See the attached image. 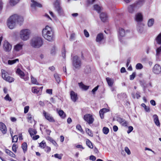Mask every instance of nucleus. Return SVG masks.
Masks as SVG:
<instances>
[{
	"label": "nucleus",
	"instance_id": "obj_42",
	"mask_svg": "<svg viewBox=\"0 0 161 161\" xmlns=\"http://www.w3.org/2000/svg\"><path fill=\"white\" fill-rule=\"evenodd\" d=\"M161 53V45L160 47L157 48L156 49V56L158 57Z\"/></svg>",
	"mask_w": 161,
	"mask_h": 161
},
{
	"label": "nucleus",
	"instance_id": "obj_35",
	"mask_svg": "<svg viewBox=\"0 0 161 161\" xmlns=\"http://www.w3.org/2000/svg\"><path fill=\"white\" fill-rule=\"evenodd\" d=\"M5 152L10 156L14 158L15 157V155L11 151L8 149H6L5 150Z\"/></svg>",
	"mask_w": 161,
	"mask_h": 161
},
{
	"label": "nucleus",
	"instance_id": "obj_36",
	"mask_svg": "<svg viewBox=\"0 0 161 161\" xmlns=\"http://www.w3.org/2000/svg\"><path fill=\"white\" fill-rule=\"evenodd\" d=\"M113 121H125L119 115H116L113 118Z\"/></svg>",
	"mask_w": 161,
	"mask_h": 161
},
{
	"label": "nucleus",
	"instance_id": "obj_49",
	"mask_svg": "<svg viewBox=\"0 0 161 161\" xmlns=\"http://www.w3.org/2000/svg\"><path fill=\"white\" fill-rule=\"evenodd\" d=\"M54 7L56 9L61 7L60 5V3L58 0H57L55 2L54 4Z\"/></svg>",
	"mask_w": 161,
	"mask_h": 161
},
{
	"label": "nucleus",
	"instance_id": "obj_22",
	"mask_svg": "<svg viewBox=\"0 0 161 161\" xmlns=\"http://www.w3.org/2000/svg\"><path fill=\"white\" fill-rule=\"evenodd\" d=\"M104 38L103 34L102 33H100L98 34L96 38V41L97 42H101Z\"/></svg>",
	"mask_w": 161,
	"mask_h": 161
},
{
	"label": "nucleus",
	"instance_id": "obj_48",
	"mask_svg": "<svg viewBox=\"0 0 161 161\" xmlns=\"http://www.w3.org/2000/svg\"><path fill=\"white\" fill-rule=\"evenodd\" d=\"M86 143L87 145L91 148L93 147V145L91 141L88 139H87L86 141Z\"/></svg>",
	"mask_w": 161,
	"mask_h": 161
},
{
	"label": "nucleus",
	"instance_id": "obj_29",
	"mask_svg": "<svg viewBox=\"0 0 161 161\" xmlns=\"http://www.w3.org/2000/svg\"><path fill=\"white\" fill-rule=\"evenodd\" d=\"M10 133L11 134V136L12 137V142H17L18 141V137L17 135H14V136H13V132L12 131H11L10 130Z\"/></svg>",
	"mask_w": 161,
	"mask_h": 161
},
{
	"label": "nucleus",
	"instance_id": "obj_57",
	"mask_svg": "<svg viewBox=\"0 0 161 161\" xmlns=\"http://www.w3.org/2000/svg\"><path fill=\"white\" fill-rule=\"evenodd\" d=\"M99 86V85H97L92 89V92L93 94H95V92L97 90Z\"/></svg>",
	"mask_w": 161,
	"mask_h": 161
},
{
	"label": "nucleus",
	"instance_id": "obj_13",
	"mask_svg": "<svg viewBox=\"0 0 161 161\" xmlns=\"http://www.w3.org/2000/svg\"><path fill=\"white\" fill-rule=\"evenodd\" d=\"M70 94L72 101L74 102H75L78 98L77 94L74 91H71L70 92Z\"/></svg>",
	"mask_w": 161,
	"mask_h": 161
},
{
	"label": "nucleus",
	"instance_id": "obj_15",
	"mask_svg": "<svg viewBox=\"0 0 161 161\" xmlns=\"http://www.w3.org/2000/svg\"><path fill=\"white\" fill-rule=\"evenodd\" d=\"M135 19L136 20L138 23H141L143 19V15L141 13H138L136 15Z\"/></svg>",
	"mask_w": 161,
	"mask_h": 161
},
{
	"label": "nucleus",
	"instance_id": "obj_23",
	"mask_svg": "<svg viewBox=\"0 0 161 161\" xmlns=\"http://www.w3.org/2000/svg\"><path fill=\"white\" fill-rule=\"evenodd\" d=\"M80 87L83 90L86 91L89 88V86L85 85L82 82L78 83Z\"/></svg>",
	"mask_w": 161,
	"mask_h": 161
},
{
	"label": "nucleus",
	"instance_id": "obj_10",
	"mask_svg": "<svg viewBox=\"0 0 161 161\" xmlns=\"http://www.w3.org/2000/svg\"><path fill=\"white\" fill-rule=\"evenodd\" d=\"M137 9V6L135 5V3L128 6L127 8L128 12L130 13H132L134 11Z\"/></svg>",
	"mask_w": 161,
	"mask_h": 161
},
{
	"label": "nucleus",
	"instance_id": "obj_17",
	"mask_svg": "<svg viewBox=\"0 0 161 161\" xmlns=\"http://www.w3.org/2000/svg\"><path fill=\"white\" fill-rule=\"evenodd\" d=\"M43 114L45 118L48 121H55L49 114L44 110L43 111Z\"/></svg>",
	"mask_w": 161,
	"mask_h": 161
},
{
	"label": "nucleus",
	"instance_id": "obj_62",
	"mask_svg": "<svg viewBox=\"0 0 161 161\" xmlns=\"http://www.w3.org/2000/svg\"><path fill=\"white\" fill-rule=\"evenodd\" d=\"M153 121H159L158 117L156 114H154L153 116Z\"/></svg>",
	"mask_w": 161,
	"mask_h": 161
},
{
	"label": "nucleus",
	"instance_id": "obj_4",
	"mask_svg": "<svg viewBox=\"0 0 161 161\" xmlns=\"http://www.w3.org/2000/svg\"><path fill=\"white\" fill-rule=\"evenodd\" d=\"M130 31L129 30H127L125 31V30L121 28H119V40L121 42H123L122 38L124 37L127 33H129Z\"/></svg>",
	"mask_w": 161,
	"mask_h": 161
},
{
	"label": "nucleus",
	"instance_id": "obj_24",
	"mask_svg": "<svg viewBox=\"0 0 161 161\" xmlns=\"http://www.w3.org/2000/svg\"><path fill=\"white\" fill-rule=\"evenodd\" d=\"M16 73L19 75L22 78H24L23 77L25 76V74L19 68H18L16 71Z\"/></svg>",
	"mask_w": 161,
	"mask_h": 161
},
{
	"label": "nucleus",
	"instance_id": "obj_26",
	"mask_svg": "<svg viewBox=\"0 0 161 161\" xmlns=\"http://www.w3.org/2000/svg\"><path fill=\"white\" fill-rule=\"evenodd\" d=\"M106 79L108 85L109 86H112L114 83L113 79L109 77H106Z\"/></svg>",
	"mask_w": 161,
	"mask_h": 161
},
{
	"label": "nucleus",
	"instance_id": "obj_39",
	"mask_svg": "<svg viewBox=\"0 0 161 161\" xmlns=\"http://www.w3.org/2000/svg\"><path fill=\"white\" fill-rule=\"evenodd\" d=\"M84 72L86 74H89L91 72V69L89 65H87L84 69Z\"/></svg>",
	"mask_w": 161,
	"mask_h": 161
},
{
	"label": "nucleus",
	"instance_id": "obj_19",
	"mask_svg": "<svg viewBox=\"0 0 161 161\" xmlns=\"http://www.w3.org/2000/svg\"><path fill=\"white\" fill-rule=\"evenodd\" d=\"M42 35L44 38L48 41L51 42L54 39V36L47 35L45 34H42Z\"/></svg>",
	"mask_w": 161,
	"mask_h": 161
},
{
	"label": "nucleus",
	"instance_id": "obj_6",
	"mask_svg": "<svg viewBox=\"0 0 161 161\" xmlns=\"http://www.w3.org/2000/svg\"><path fill=\"white\" fill-rule=\"evenodd\" d=\"M11 17L14 18L16 23H17L20 25L22 24L24 21V18L22 16L15 14L12 15Z\"/></svg>",
	"mask_w": 161,
	"mask_h": 161
},
{
	"label": "nucleus",
	"instance_id": "obj_33",
	"mask_svg": "<svg viewBox=\"0 0 161 161\" xmlns=\"http://www.w3.org/2000/svg\"><path fill=\"white\" fill-rule=\"evenodd\" d=\"M46 139L47 140L49 141L50 142L52 143V144L55 146H56V145H57V143L56 142L54 141L52 138L49 136H47L46 137Z\"/></svg>",
	"mask_w": 161,
	"mask_h": 161
},
{
	"label": "nucleus",
	"instance_id": "obj_7",
	"mask_svg": "<svg viewBox=\"0 0 161 161\" xmlns=\"http://www.w3.org/2000/svg\"><path fill=\"white\" fill-rule=\"evenodd\" d=\"M42 34L54 36L53 32L52 31L51 28L48 26H46L42 31Z\"/></svg>",
	"mask_w": 161,
	"mask_h": 161
},
{
	"label": "nucleus",
	"instance_id": "obj_43",
	"mask_svg": "<svg viewBox=\"0 0 161 161\" xmlns=\"http://www.w3.org/2000/svg\"><path fill=\"white\" fill-rule=\"evenodd\" d=\"M154 23V19L152 18L149 19L148 22V27H151L152 26Z\"/></svg>",
	"mask_w": 161,
	"mask_h": 161
},
{
	"label": "nucleus",
	"instance_id": "obj_20",
	"mask_svg": "<svg viewBox=\"0 0 161 161\" xmlns=\"http://www.w3.org/2000/svg\"><path fill=\"white\" fill-rule=\"evenodd\" d=\"M139 83L141 86L143 87V90L145 91L146 88L148 87V84H147L146 81L144 80H140Z\"/></svg>",
	"mask_w": 161,
	"mask_h": 161
},
{
	"label": "nucleus",
	"instance_id": "obj_12",
	"mask_svg": "<svg viewBox=\"0 0 161 161\" xmlns=\"http://www.w3.org/2000/svg\"><path fill=\"white\" fill-rule=\"evenodd\" d=\"M3 48L5 51L8 52L11 49V46L8 42H5L3 44Z\"/></svg>",
	"mask_w": 161,
	"mask_h": 161
},
{
	"label": "nucleus",
	"instance_id": "obj_28",
	"mask_svg": "<svg viewBox=\"0 0 161 161\" xmlns=\"http://www.w3.org/2000/svg\"><path fill=\"white\" fill-rule=\"evenodd\" d=\"M155 40L157 44L161 45V32L156 37Z\"/></svg>",
	"mask_w": 161,
	"mask_h": 161
},
{
	"label": "nucleus",
	"instance_id": "obj_58",
	"mask_svg": "<svg viewBox=\"0 0 161 161\" xmlns=\"http://www.w3.org/2000/svg\"><path fill=\"white\" fill-rule=\"evenodd\" d=\"M63 50L64 51L62 52V56L64 58H65L66 57V50L64 46L63 47Z\"/></svg>",
	"mask_w": 161,
	"mask_h": 161
},
{
	"label": "nucleus",
	"instance_id": "obj_1",
	"mask_svg": "<svg viewBox=\"0 0 161 161\" xmlns=\"http://www.w3.org/2000/svg\"><path fill=\"white\" fill-rule=\"evenodd\" d=\"M30 44L31 46L34 48H39L43 44L42 40L40 37H34L31 41Z\"/></svg>",
	"mask_w": 161,
	"mask_h": 161
},
{
	"label": "nucleus",
	"instance_id": "obj_14",
	"mask_svg": "<svg viewBox=\"0 0 161 161\" xmlns=\"http://www.w3.org/2000/svg\"><path fill=\"white\" fill-rule=\"evenodd\" d=\"M109 111L110 110L107 108H104L100 109L99 112V114L101 119H103L104 118V113Z\"/></svg>",
	"mask_w": 161,
	"mask_h": 161
},
{
	"label": "nucleus",
	"instance_id": "obj_5",
	"mask_svg": "<svg viewBox=\"0 0 161 161\" xmlns=\"http://www.w3.org/2000/svg\"><path fill=\"white\" fill-rule=\"evenodd\" d=\"M7 25L8 27L10 29H13L14 28L16 25L14 17H11V16L8 19Z\"/></svg>",
	"mask_w": 161,
	"mask_h": 161
},
{
	"label": "nucleus",
	"instance_id": "obj_64",
	"mask_svg": "<svg viewBox=\"0 0 161 161\" xmlns=\"http://www.w3.org/2000/svg\"><path fill=\"white\" fill-rule=\"evenodd\" d=\"M133 128L132 126H129L128 127V130L127 131V133L128 134L130 133L133 130Z\"/></svg>",
	"mask_w": 161,
	"mask_h": 161
},
{
	"label": "nucleus",
	"instance_id": "obj_9",
	"mask_svg": "<svg viewBox=\"0 0 161 161\" xmlns=\"http://www.w3.org/2000/svg\"><path fill=\"white\" fill-rule=\"evenodd\" d=\"M32 3L31 4V8L35 9L36 7L41 8L42 7V4L35 1L34 0H31Z\"/></svg>",
	"mask_w": 161,
	"mask_h": 161
},
{
	"label": "nucleus",
	"instance_id": "obj_50",
	"mask_svg": "<svg viewBox=\"0 0 161 161\" xmlns=\"http://www.w3.org/2000/svg\"><path fill=\"white\" fill-rule=\"evenodd\" d=\"M22 147L24 153H25L27 150V145L26 143H23L22 145Z\"/></svg>",
	"mask_w": 161,
	"mask_h": 161
},
{
	"label": "nucleus",
	"instance_id": "obj_25",
	"mask_svg": "<svg viewBox=\"0 0 161 161\" xmlns=\"http://www.w3.org/2000/svg\"><path fill=\"white\" fill-rule=\"evenodd\" d=\"M23 45L20 43H18L14 46V49L16 51L18 52L22 48Z\"/></svg>",
	"mask_w": 161,
	"mask_h": 161
},
{
	"label": "nucleus",
	"instance_id": "obj_51",
	"mask_svg": "<svg viewBox=\"0 0 161 161\" xmlns=\"http://www.w3.org/2000/svg\"><path fill=\"white\" fill-rule=\"evenodd\" d=\"M6 80L9 83H11L14 81V79L13 77L8 76H7V79H6Z\"/></svg>",
	"mask_w": 161,
	"mask_h": 161
},
{
	"label": "nucleus",
	"instance_id": "obj_44",
	"mask_svg": "<svg viewBox=\"0 0 161 161\" xmlns=\"http://www.w3.org/2000/svg\"><path fill=\"white\" fill-rule=\"evenodd\" d=\"M39 87H33L32 88V91L34 93L37 94L39 92Z\"/></svg>",
	"mask_w": 161,
	"mask_h": 161
},
{
	"label": "nucleus",
	"instance_id": "obj_61",
	"mask_svg": "<svg viewBox=\"0 0 161 161\" xmlns=\"http://www.w3.org/2000/svg\"><path fill=\"white\" fill-rule=\"evenodd\" d=\"M84 33L85 35V36L86 37H88L89 36V34L87 31L85 29L84 30Z\"/></svg>",
	"mask_w": 161,
	"mask_h": 161
},
{
	"label": "nucleus",
	"instance_id": "obj_56",
	"mask_svg": "<svg viewBox=\"0 0 161 161\" xmlns=\"http://www.w3.org/2000/svg\"><path fill=\"white\" fill-rule=\"evenodd\" d=\"M4 99L6 101H8L9 102L11 101L12 99L11 98L9 97L8 94H7L5 97H4Z\"/></svg>",
	"mask_w": 161,
	"mask_h": 161
},
{
	"label": "nucleus",
	"instance_id": "obj_40",
	"mask_svg": "<svg viewBox=\"0 0 161 161\" xmlns=\"http://www.w3.org/2000/svg\"><path fill=\"white\" fill-rule=\"evenodd\" d=\"M28 131L31 136L32 135H34L36 134V131L33 129L29 128L28 130Z\"/></svg>",
	"mask_w": 161,
	"mask_h": 161
},
{
	"label": "nucleus",
	"instance_id": "obj_53",
	"mask_svg": "<svg viewBox=\"0 0 161 161\" xmlns=\"http://www.w3.org/2000/svg\"><path fill=\"white\" fill-rule=\"evenodd\" d=\"M103 132L105 134H107L109 131V129L106 127H104L103 130Z\"/></svg>",
	"mask_w": 161,
	"mask_h": 161
},
{
	"label": "nucleus",
	"instance_id": "obj_59",
	"mask_svg": "<svg viewBox=\"0 0 161 161\" xmlns=\"http://www.w3.org/2000/svg\"><path fill=\"white\" fill-rule=\"evenodd\" d=\"M63 156L62 154H59L56 153L54 155V156L55 158H58L59 159H61L62 158V157Z\"/></svg>",
	"mask_w": 161,
	"mask_h": 161
},
{
	"label": "nucleus",
	"instance_id": "obj_2",
	"mask_svg": "<svg viewBox=\"0 0 161 161\" xmlns=\"http://www.w3.org/2000/svg\"><path fill=\"white\" fill-rule=\"evenodd\" d=\"M30 34V31L29 29L22 30L20 31V37L22 40L26 41L29 39Z\"/></svg>",
	"mask_w": 161,
	"mask_h": 161
},
{
	"label": "nucleus",
	"instance_id": "obj_21",
	"mask_svg": "<svg viewBox=\"0 0 161 161\" xmlns=\"http://www.w3.org/2000/svg\"><path fill=\"white\" fill-rule=\"evenodd\" d=\"M0 130L2 132L5 134L6 133V127L5 124L2 122L0 123Z\"/></svg>",
	"mask_w": 161,
	"mask_h": 161
},
{
	"label": "nucleus",
	"instance_id": "obj_34",
	"mask_svg": "<svg viewBox=\"0 0 161 161\" xmlns=\"http://www.w3.org/2000/svg\"><path fill=\"white\" fill-rule=\"evenodd\" d=\"M19 59L18 58H16L13 60H9L8 61V64L9 65H12L15 64L17 62H19Z\"/></svg>",
	"mask_w": 161,
	"mask_h": 161
},
{
	"label": "nucleus",
	"instance_id": "obj_41",
	"mask_svg": "<svg viewBox=\"0 0 161 161\" xmlns=\"http://www.w3.org/2000/svg\"><path fill=\"white\" fill-rule=\"evenodd\" d=\"M1 72L2 73V78L6 80V79H7L6 77L7 75H6V73H7V72L5 71L4 69H2Z\"/></svg>",
	"mask_w": 161,
	"mask_h": 161
},
{
	"label": "nucleus",
	"instance_id": "obj_55",
	"mask_svg": "<svg viewBox=\"0 0 161 161\" xmlns=\"http://www.w3.org/2000/svg\"><path fill=\"white\" fill-rule=\"evenodd\" d=\"M46 146V142L44 141H43L40 143L39 146L41 148H44Z\"/></svg>",
	"mask_w": 161,
	"mask_h": 161
},
{
	"label": "nucleus",
	"instance_id": "obj_31",
	"mask_svg": "<svg viewBox=\"0 0 161 161\" xmlns=\"http://www.w3.org/2000/svg\"><path fill=\"white\" fill-rule=\"evenodd\" d=\"M144 3V0H138V1L135 3V5H137V8L142 6Z\"/></svg>",
	"mask_w": 161,
	"mask_h": 161
},
{
	"label": "nucleus",
	"instance_id": "obj_37",
	"mask_svg": "<svg viewBox=\"0 0 161 161\" xmlns=\"http://www.w3.org/2000/svg\"><path fill=\"white\" fill-rule=\"evenodd\" d=\"M58 113L59 115L62 118H64L66 117V114L63 110H59Z\"/></svg>",
	"mask_w": 161,
	"mask_h": 161
},
{
	"label": "nucleus",
	"instance_id": "obj_45",
	"mask_svg": "<svg viewBox=\"0 0 161 161\" xmlns=\"http://www.w3.org/2000/svg\"><path fill=\"white\" fill-rule=\"evenodd\" d=\"M31 82L33 84L37 85H39V83L37 81L36 79L35 78L33 77L32 75L31 76Z\"/></svg>",
	"mask_w": 161,
	"mask_h": 161
},
{
	"label": "nucleus",
	"instance_id": "obj_18",
	"mask_svg": "<svg viewBox=\"0 0 161 161\" xmlns=\"http://www.w3.org/2000/svg\"><path fill=\"white\" fill-rule=\"evenodd\" d=\"M84 119L85 121H94V119L92 116L90 114H86L84 116Z\"/></svg>",
	"mask_w": 161,
	"mask_h": 161
},
{
	"label": "nucleus",
	"instance_id": "obj_46",
	"mask_svg": "<svg viewBox=\"0 0 161 161\" xmlns=\"http://www.w3.org/2000/svg\"><path fill=\"white\" fill-rule=\"evenodd\" d=\"M54 77L56 82L59 84L60 81V77L57 74H55L54 75Z\"/></svg>",
	"mask_w": 161,
	"mask_h": 161
},
{
	"label": "nucleus",
	"instance_id": "obj_63",
	"mask_svg": "<svg viewBox=\"0 0 161 161\" xmlns=\"http://www.w3.org/2000/svg\"><path fill=\"white\" fill-rule=\"evenodd\" d=\"M29 108V106H27L25 107L24 110V113L25 114H26L28 112Z\"/></svg>",
	"mask_w": 161,
	"mask_h": 161
},
{
	"label": "nucleus",
	"instance_id": "obj_30",
	"mask_svg": "<svg viewBox=\"0 0 161 161\" xmlns=\"http://www.w3.org/2000/svg\"><path fill=\"white\" fill-rule=\"evenodd\" d=\"M94 9L98 13H100L102 10V7L98 4H95L93 5Z\"/></svg>",
	"mask_w": 161,
	"mask_h": 161
},
{
	"label": "nucleus",
	"instance_id": "obj_32",
	"mask_svg": "<svg viewBox=\"0 0 161 161\" xmlns=\"http://www.w3.org/2000/svg\"><path fill=\"white\" fill-rule=\"evenodd\" d=\"M56 10L58 12V15L59 16H63L64 15V11L61 7H60L59 8L56 9Z\"/></svg>",
	"mask_w": 161,
	"mask_h": 161
},
{
	"label": "nucleus",
	"instance_id": "obj_52",
	"mask_svg": "<svg viewBox=\"0 0 161 161\" xmlns=\"http://www.w3.org/2000/svg\"><path fill=\"white\" fill-rule=\"evenodd\" d=\"M143 66L140 63L137 64L136 66V69H141L143 68Z\"/></svg>",
	"mask_w": 161,
	"mask_h": 161
},
{
	"label": "nucleus",
	"instance_id": "obj_27",
	"mask_svg": "<svg viewBox=\"0 0 161 161\" xmlns=\"http://www.w3.org/2000/svg\"><path fill=\"white\" fill-rule=\"evenodd\" d=\"M19 0H9V3L10 5L13 7L19 3Z\"/></svg>",
	"mask_w": 161,
	"mask_h": 161
},
{
	"label": "nucleus",
	"instance_id": "obj_38",
	"mask_svg": "<svg viewBox=\"0 0 161 161\" xmlns=\"http://www.w3.org/2000/svg\"><path fill=\"white\" fill-rule=\"evenodd\" d=\"M141 106L144 108V110L146 112H149L150 111V107L146 106L145 103H142L141 104Z\"/></svg>",
	"mask_w": 161,
	"mask_h": 161
},
{
	"label": "nucleus",
	"instance_id": "obj_16",
	"mask_svg": "<svg viewBox=\"0 0 161 161\" xmlns=\"http://www.w3.org/2000/svg\"><path fill=\"white\" fill-rule=\"evenodd\" d=\"M100 18L102 22H105L107 19L108 16L106 13L103 12L100 14Z\"/></svg>",
	"mask_w": 161,
	"mask_h": 161
},
{
	"label": "nucleus",
	"instance_id": "obj_47",
	"mask_svg": "<svg viewBox=\"0 0 161 161\" xmlns=\"http://www.w3.org/2000/svg\"><path fill=\"white\" fill-rule=\"evenodd\" d=\"M27 119L28 120H33L35 121L32 115H31L30 113H29L27 114Z\"/></svg>",
	"mask_w": 161,
	"mask_h": 161
},
{
	"label": "nucleus",
	"instance_id": "obj_11",
	"mask_svg": "<svg viewBox=\"0 0 161 161\" xmlns=\"http://www.w3.org/2000/svg\"><path fill=\"white\" fill-rule=\"evenodd\" d=\"M144 24L141 23H138L137 25V30L139 33H142L143 31L144 26Z\"/></svg>",
	"mask_w": 161,
	"mask_h": 161
},
{
	"label": "nucleus",
	"instance_id": "obj_8",
	"mask_svg": "<svg viewBox=\"0 0 161 161\" xmlns=\"http://www.w3.org/2000/svg\"><path fill=\"white\" fill-rule=\"evenodd\" d=\"M153 71L156 74H159L161 72V67L159 64H155L153 69Z\"/></svg>",
	"mask_w": 161,
	"mask_h": 161
},
{
	"label": "nucleus",
	"instance_id": "obj_54",
	"mask_svg": "<svg viewBox=\"0 0 161 161\" xmlns=\"http://www.w3.org/2000/svg\"><path fill=\"white\" fill-rule=\"evenodd\" d=\"M136 72H134L130 76V79L131 80H134L136 76Z\"/></svg>",
	"mask_w": 161,
	"mask_h": 161
},
{
	"label": "nucleus",
	"instance_id": "obj_3",
	"mask_svg": "<svg viewBox=\"0 0 161 161\" xmlns=\"http://www.w3.org/2000/svg\"><path fill=\"white\" fill-rule=\"evenodd\" d=\"M73 66L76 69H79L81 66V61L79 58L77 56L74 57L72 60Z\"/></svg>",
	"mask_w": 161,
	"mask_h": 161
},
{
	"label": "nucleus",
	"instance_id": "obj_60",
	"mask_svg": "<svg viewBox=\"0 0 161 161\" xmlns=\"http://www.w3.org/2000/svg\"><path fill=\"white\" fill-rule=\"evenodd\" d=\"M86 132L88 134L91 136H93V134L91 131L88 128H86Z\"/></svg>",
	"mask_w": 161,
	"mask_h": 161
}]
</instances>
